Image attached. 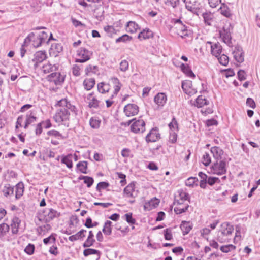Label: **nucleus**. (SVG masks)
<instances>
[{
	"label": "nucleus",
	"mask_w": 260,
	"mask_h": 260,
	"mask_svg": "<svg viewBox=\"0 0 260 260\" xmlns=\"http://www.w3.org/2000/svg\"><path fill=\"white\" fill-rule=\"evenodd\" d=\"M208 45L211 48V54L215 57H218L220 56L222 52V46L219 42L214 43L210 41H208L206 43V47H208Z\"/></svg>",
	"instance_id": "9d476101"
},
{
	"label": "nucleus",
	"mask_w": 260,
	"mask_h": 260,
	"mask_svg": "<svg viewBox=\"0 0 260 260\" xmlns=\"http://www.w3.org/2000/svg\"><path fill=\"white\" fill-rule=\"evenodd\" d=\"M167 100V96L164 93H158L154 97V102L159 106H163L166 104Z\"/></svg>",
	"instance_id": "412c9836"
},
{
	"label": "nucleus",
	"mask_w": 260,
	"mask_h": 260,
	"mask_svg": "<svg viewBox=\"0 0 260 260\" xmlns=\"http://www.w3.org/2000/svg\"><path fill=\"white\" fill-rule=\"evenodd\" d=\"M60 108L57 110L54 119L58 123H63L68 125L70 118L71 112L77 114L76 107L72 105L67 99H62L57 103Z\"/></svg>",
	"instance_id": "f257e3e1"
},
{
	"label": "nucleus",
	"mask_w": 260,
	"mask_h": 260,
	"mask_svg": "<svg viewBox=\"0 0 260 260\" xmlns=\"http://www.w3.org/2000/svg\"><path fill=\"white\" fill-rule=\"evenodd\" d=\"M47 79L49 82L53 83L56 85H60L64 82V76L59 73L55 72L48 75Z\"/></svg>",
	"instance_id": "0eeeda50"
},
{
	"label": "nucleus",
	"mask_w": 260,
	"mask_h": 260,
	"mask_svg": "<svg viewBox=\"0 0 260 260\" xmlns=\"http://www.w3.org/2000/svg\"><path fill=\"white\" fill-rule=\"evenodd\" d=\"M24 184L22 182H19L16 185L15 198L17 199L20 198L24 192Z\"/></svg>",
	"instance_id": "a878e982"
},
{
	"label": "nucleus",
	"mask_w": 260,
	"mask_h": 260,
	"mask_svg": "<svg viewBox=\"0 0 260 260\" xmlns=\"http://www.w3.org/2000/svg\"><path fill=\"white\" fill-rule=\"evenodd\" d=\"M97 67L96 66L89 65L86 68V74H88L90 73H95V70Z\"/></svg>",
	"instance_id": "e2e57ef3"
},
{
	"label": "nucleus",
	"mask_w": 260,
	"mask_h": 260,
	"mask_svg": "<svg viewBox=\"0 0 260 260\" xmlns=\"http://www.w3.org/2000/svg\"><path fill=\"white\" fill-rule=\"evenodd\" d=\"M182 71L189 77L194 78L195 75L187 64L182 63L181 65Z\"/></svg>",
	"instance_id": "c85d7f7f"
},
{
	"label": "nucleus",
	"mask_w": 260,
	"mask_h": 260,
	"mask_svg": "<svg viewBox=\"0 0 260 260\" xmlns=\"http://www.w3.org/2000/svg\"><path fill=\"white\" fill-rule=\"evenodd\" d=\"M246 104L248 106L254 109L255 108V103L254 100L250 98H248L246 100Z\"/></svg>",
	"instance_id": "69168bd1"
},
{
	"label": "nucleus",
	"mask_w": 260,
	"mask_h": 260,
	"mask_svg": "<svg viewBox=\"0 0 260 260\" xmlns=\"http://www.w3.org/2000/svg\"><path fill=\"white\" fill-rule=\"evenodd\" d=\"M210 173L221 175L226 173V163L225 160H216L210 167Z\"/></svg>",
	"instance_id": "20e7f679"
},
{
	"label": "nucleus",
	"mask_w": 260,
	"mask_h": 260,
	"mask_svg": "<svg viewBox=\"0 0 260 260\" xmlns=\"http://www.w3.org/2000/svg\"><path fill=\"white\" fill-rule=\"evenodd\" d=\"M88 102V106L91 108H97L99 107L100 101L98 100L96 96L94 95V93H89L87 97Z\"/></svg>",
	"instance_id": "dca6fc26"
},
{
	"label": "nucleus",
	"mask_w": 260,
	"mask_h": 260,
	"mask_svg": "<svg viewBox=\"0 0 260 260\" xmlns=\"http://www.w3.org/2000/svg\"><path fill=\"white\" fill-rule=\"evenodd\" d=\"M48 35L45 31H42L38 36H35L34 32L30 33L25 39L26 43L28 41L32 42V45L37 48L41 46V44L46 41Z\"/></svg>",
	"instance_id": "7ed1b4c3"
},
{
	"label": "nucleus",
	"mask_w": 260,
	"mask_h": 260,
	"mask_svg": "<svg viewBox=\"0 0 260 260\" xmlns=\"http://www.w3.org/2000/svg\"><path fill=\"white\" fill-rule=\"evenodd\" d=\"M139 29L138 25L134 21L128 22L126 27V31L129 33H134Z\"/></svg>",
	"instance_id": "cd10ccee"
},
{
	"label": "nucleus",
	"mask_w": 260,
	"mask_h": 260,
	"mask_svg": "<svg viewBox=\"0 0 260 260\" xmlns=\"http://www.w3.org/2000/svg\"><path fill=\"white\" fill-rule=\"evenodd\" d=\"M80 179H83L84 183L87 184L88 187H90L94 182L93 178L89 176H82L79 178Z\"/></svg>",
	"instance_id": "c03bdc74"
},
{
	"label": "nucleus",
	"mask_w": 260,
	"mask_h": 260,
	"mask_svg": "<svg viewBox=\"0 0 260 260\" xmlns=\"http://www.w3.org/2000/svg\"><path fill=\"white\" fill-rule=\"evenodd\" d=\"M81 67L75 64L72 68L73 74L75 76H79L80 75Z\"/></svg>",
	"instance_id": "5fc2aeb1"
},
{
	"label": "nucleus",
	"mask_w": 260,
	"mask_h": 260,
	"mask_svg": "<svg viewBox=\"0 0 260 260\" xmlns=\"http://www.w3.org/2000/svg\"><path fill=\"white\" fill-rule=\"evenodd\" d=\"M100 253V252L99 251L95 250V249H90V248L86 249L84 250L83 251V254L85 256H87L88 255H92V254H98V256H99Z\"/></svg>",
	"instance_id": "49530a36"
},
{
	"label": "nucleus",
	"mask_w": 260,
	"mask_h": 260,
	"mask_svg": "<svg viewBox=\"0 0 260 260\" xmlns=\"http://www.w3.org/2000/svg\"><path fill=\"white\" fill-rule=\"evenodd\" d=\"M20 223L21 220L18 217H15L13 218L11 224V227L12 232L13 234L18 233Z\"/></svg>",
	"instance_id": "aec40b11"
},
{
	"label": "nucleus",
	"mask_w": 260,
	"mask_h": 260,
	"mask_svg": "<svg viewBox=\"0 0 260 260\" xmlns=\"http://www.w3.org/2000/svg\"><path fill=\"white\" fill-rule=\"evenodd\" d=\"M180 31L178 32V35H179L181 37H184V36H188L187 33L186 27L185 25L181 24L180 28Z\"/></svg>",
	"instance_id": "bf43d9fd"
},
{
	"label": "nucleus",
	"mask_w": 260,
	"mask_h": 260,
	"mask_svg": "<svg viewBox=\"0 0 260 260\" xmlns=\"http://www.w3.org/2000/svg\"><path fill=\"white\" fill-rule=\"evenodd\" d=\"M169 127L171 129H175L177 128V122L175 118H173L172 121L169 123Z\"/></svg>",
	"instance_id": "774afa93"
},
{
	"label": "nucleus",
	"mask_w": 260,
	"mask_h": 260,
	"mask_svg": "<svg viewBox=\"0 0 260 260\" xmlns=\"http://www.w3.org/2000/svg\"><path fill=\"white\" fill-rule=\"evenodd\" d=\"M178 192L179 194L176 197L174 204H183L188 200L189 197L188 193L182 190L178 191Z\"/></svg>",
	"instance_id": "6ab92c4d"
},
{
	"label": "nucleus",
	"mask_w": 260,
	"mask_h": 260,
	"mask_svg": "<svg viewBox=\"0 0 260 260\" xmlns=\"http://www.w3.org/2000/svg\"><path fill=\"white\" fill-rule=\"evenodd\" d=\"M94 235L91 231L89 232V235L86 241L83 244L84 247H89L93 245L95 242V240L93 238Z\"/></svg>",
	"instance_id": "2f4dec72"
},
{
	"label": "nucleus",
	"mask_w": 260,
	"mask_h": 260,
	"mask_svg": "<svg viewBox=\"0 0 260 260\" xmlns=\"http://www.w3.org/2000/svg\"><path fill=\"white\" fill-rule=\"evenodd\" d=\"M58 66L56 64H51L50 63L48 62L44 64L42 67V72L45 73H49L57 70Z\"/></svg>",
	"instance_id": "5701e85b"
},
{
	"label": "nucleus",
	"mask_w": 260,
	"mask_h": 260,
	"mask_svg": "<svg viewBox=\"0 0 260 260\" xmlns=\"http://www.w3.org/2000/svg\"><path fill=\"white\" fill-rule=\"evenodd\" d=\"M126 221L129 224H134L136 222V220L132 217V213H128L124 215Z\"/></svg>",
	"instance_id": "3c124183"
},
{
	"label": "nucleus",
	"mask_w": 260,
	"mask_h": 260,
	"mask_svg": "<svg viewBox=\"0 0 260 260\" xmlns=\"http://www.w3.org/2000/svg\"><path fill=\"white\" fill-rule=\"evenodd\" d=\"M211 152L213 157L216 160H221L222 156L223 155V151L219 147L214 146L211 148Z\"/></svg>",
	"instance_id": "a211bd4d"
},
{
	"label": "nucleus",
	"mask_w": 260,
	"mask_h": 260,
	"mask_svg": "<svg viewBox=\"0 0 260 260\" xmlns=\"http://www.w3.org/2000/svg\"><path fill=\"white\" fill-rule=\"evenodd\" d=\"M135 183H129L124 189V194L126 197L135 198L138 196V191L135 190Z\"/></svg>",
	"instance_id": "ddd939ff"
},
{
	"label": "nucleus",
	"mask_w": 260,
	"mask_h": 260,
	"mask_svg": "<svg viewBox=\"0 0 260 260\" xmlns=\"http://www.w3.org/2000/svg\"><path fill=\"white\" fill-rule=\"evenodd\" d=\"M234 228L228 223H223L221 225L220 230L218 232L217 239L220 243L228 242L231 239Z\"/></svg>",
	"instance_id": "f03ea898"
},
{
	"label": "nucleus",
	"mask_w": 260,
	"mask_h": 260,
	"mask_svg": "<svg viewBox=\"0 0 260 260\" xmlns=\"http://www.w3.org/2000/svg\"><path fill=\"white\" fill-rule=\"evenodd\" d=\"M124 112L127 117L135 116L139 112V107L136 104H128L125 106Z\"/></svg>",
	"instance_id": "9b49d317"
},
{
	"label": "nucleus",
	"mask_w": 260,
	"mask_h": 260,
	"mask_svg": "<svg viewBox=\"0 0 260 260\" xmlns=\"http://www.w3.org/2000/svg\"><path fill=\"white\" fill-rule=\"evenodd\" d=\"M112 222L109 220H107L104 224V228L103 229V233L107 235H110L111 234L112 232V229H111V225H112Z\"/></svg>",
	"instance_id": "4c0bfd02"
},
{
	"label": "nucleus",
	"mask_w": 260,
	"mask_h": 260,
	"mask_svg": "<svg viewBox=\"0 0 260 260\" xmlns=\"http://www.w3.org/2000/svg\"><path fill=\"white\" fill-rule=\"evenodd\" d=\"M159 203V200L154 198L150 201L145 202L144 205V209L145 211H150L155 208L158 205Z\"/></svg>",
	"instance_id": "f3484780"
},
{
	"label": "nucleus",
	"mask_w": 260,
	"mask_h": 260,
	"mask_svg": "<svg viewBox=\"0 0 260 260\" xmlns=\"http://www.w3.org/2000/svg\"><path fill=\"white\" fill-rule=\"evenodd\" d=\"M160 138V135L156 128L152 129L146 137L147 142H154Z\"/></svg>",
	"instance_id": "2eb2a0df"
},
{
	"label": "nucleus",
	"mask_w": 260,
	"mask_h": 260,
	"mask_svg": "<svg viewBox=\"0 0 260 260\" xmlns=\"http://www.w3.org/2000/svg\"><path fill=\"white\" fill-rule=\"evenodd\" d=\"M238 79L240 81H243L246 79V73L243 70H240L238 72Z\"/></svg>",
	"instance_id": "338daca9"
},
{
	"label": "nucleus",
	"mask_w": 260,
	"mask_h": 260,
	"mask_svg": "<svg viewBox=\"0 0 260 260\" xmlns=\"http://www.w3.org/2000/svg\"><path fill=\"white\" fill-rule=\"evenodd\" d=\"M219 63L223 66L228 65L229 59L227 55L225 54L220 55L218 57H217Z\"/></svg>",
	"instance_id": "37998d69"
},
{
	"label": "nucleus",
	"mask_w": 260,
	"mask_h": 260,
	"mask_svg": "<svg viewBox=\"0 0 260 260\" xmlns=\"http://www.w3.org/2000/svg\"><path fill=\"white\" fill-rule=\"evenodd\" d=\"M211 7L216 8L221 3V0H208Z\"/></svg>",
	"instance_id": "0e129e2a"
},
{
	"label": "nucleus",
	"mask_w": 260,
	"mask_h": 260,
	"mask_svg": "<svg viewBox=\"0 0 260 260\" xmlns=\"http://www.w3.org/2000/svg\"><path fill=\"white\" fill-rule=\"evenodd\" d=\"M174 204L176 205V206L174 208V211L177 214L185 212L189 207V205L187 203Z\"/></svg>",
	"instance_id": "b1692460"
},
{
	"label": "nucleus",
	"mask_w": 260,
	"mask_h": 260,
	"mask_svg": "<svg viewBox=\"0 0 260 260\" xmlns=\"http://www.w3.org/2000/svg\"><path fill=\"white\" fill-rule=\"evenodd\" d=\"M98 89L100 92L104 93L109 91V86L108 84L101 82L98 84Z\"/></svg>",
	"instance_id": "ea45409f"
},
{
	"label": "nucleus",
	"mask_w": 260,
	"mask_h": 260,
	"mask_svg": "<svg viewBox=\"0 0 260 260\" xmlns=\"http://www.w3.org/2000/svg\"><path fill=\"white\" fill-rule=\"evenodd\" d=\"M165 238L167 240H170L172 239V230L170 228H167L164 230Z\"/></svg>",
	"instance_id": "603ef678"
},
{
	"label": "nucleus",
	"mask_w": 260,
	"mask_h": 260,
	"mask_svg": "<svg viewBox=\"0 0 260 260\" xmlns=\"http://www.w3.org/2000/svg\"><path fill=\"white\" fill-rule=\"evenodd\" d=\"M2 192L5 197H10L13 194L14 187L9 184H6L3 188Z\"/></svg>",
	"instance_id": "bb28decb"
},
{
	"label": "nucleus",
	"mask_w": 260,
	"mask_h": 260,
	"mask_svg": "<svg viewBox=\"0 0 260 260\" xmlns=\"http://www.w3.org/2000/svg\"><path fill=\"white\" fill-rule=\"evenodd\" d=\"M152 37V32L149 29L143 30L138 35V38L140 40L149 39Z\"/></svg>",
	"instance_id": "72a5a7b5"
},
{
	"label": "nucleus",
	"mask_w": 260,
	"mask_h": 260,
	"mask_svg": "<svg viewBox=\"0 0 260 260\" xmlns=\"http://www.w3.org/2000/svg\"><path fill=\"white\" fill-rule=\"evenodd\" d=\"M132 132L137 133H143L145 129V123L142 119H138L135 121L131 126Z\"/></svg>",
	"instance_id": "1a4fd4ad"
},
{
	"label": "nucleus",
	"mask_w": 260,
	"mask_h": 260,
	"mask_svg": "<svg viewBox=\"0 0 260 260\" xmlns=\"http://www.w3.org/2000/svg\"><path fill=\"white\" fill-rule=\"evenodd\" d=\"M35 249L34 245L29 244L25 248V252L29 255H31L34 253Z\"/></svg>",
	"instance_id": "4d7b16f0"
},
{
	"label": "nucleus",
	"mask_w": 260,
	"mask_h": 260,
	"mask_svg": "<svg viewBox=\"0 0 260 260\" xmlns=\"http://www.w3.org/2000/svg\"><path fill=\"white\" fill-rule=\"evenodd\" d=\"M47 135L49 136H52L58 139H64V137L60 134V133L56 130H50L47 132Z\"/></svg>",
	"instance_id": "de8ad7c7"
},
{
	"label": "nucleus",
	"mask_w": 260,
	"mask_h": 260,
	"mask_svg": "<svg viewBox=\"0 0 260 260\" xmlns=\"http://www.w3.org/2000/svg\"><path fill=\"white\" fill-rule=\"evenodd\" d=\"M205 105H207V100L202 95L199 96L196 100L194 105L198 108L202 107Z\"/></svg>",
	"instance_id": "f704fd0d"
},
{
	"label": "nucleus",
	"mask_w": 260,
	"mask_h": 260,
	"mask_svg": "<svg viewBox=\"0 0 260 260\" xmlns=\"http://www.w3.org/2000/svg\"><path fill=\"white\" fill-rule=\"evenodd\" d=\"M180 228L184 235L187 234L192 229L189 222L184 221L182 222L180 225Z\"/></svg>",
	"instance_id": "473e14b6"
},
{
	"label": "nucleus",
	"mask_w": 260,
	"mask_h": 260,
	"mask_svg": "<svg viewBox=\"0 0 260 260\" xmlns=\"http://www.w3.org/2000/svg\"><path fill=\"white\" fill-rule=\"evenodd\" d=\"M25 124L24 128H27L29 125L36 121L37 118L33 111H31L30 114H27L26 116Z\"/></svg>",
	"instance_id": "393cba45"
},
{
	"label": "nucleus",
	"mask_w": 260,
	"mask_h": 260,
	"mask_svg": "<svg viewBox=\"0 0 260 260\" xmlns=\"http://www.w3.org/2000/svg\"><path fill=\"white\" fill-rule=\"evenodd\" d=\"M61 161L62 164H66L68 168H72L73 167L72 155L71 154L63 157Z\"/></svg>",
	"instance_id": "c9c22d12"
},
{
	"label": "nucleus",
	"mask_w": 260,
	"mask_h": 260,
	"mask_svg": "<svg viewBox=\"0 0 260 260\" xmlns=\"http://www.w3.org/2000/svg\"><path fill=\"white\" fill-rule=\"evenodd\" d=\"M233 54L235 59L238 62L241 63L243 62L244 55L241 48L238 47L236 48L235 50L233 52Z\"/></svg>",
	"instance_id": "4be33fe9"
},
{
	"label": "nucleus",
	"mask_w": 260,
	"mask_h": 260,
	"mask_svg": "<svg viewBox=\"0 0 260 260\" xmlns=\"http://www.w3.org/2000/svg\"><path fill=\"white\" fill-rule=\"evenodd\" d=\"M129 63L126 60H122L120 63V70L122 72H125L128 69Z\"/></svg>",
	"instance_id": "8fccbe9b"
},
{
	"label": "nucleus",
	"mask_w": 260,
	"mask_h": 260,
	"mask_svg": "<svg viewBox=\"0 0 260 260\" xmlns=\"http://www.w3.org/2000/svg\"><path fill=\"white\" fill-rule=\"evenodd\" d=\"M46 58L47 56L45 51H40L36 52L32 59V61L34 63V68L36 69L38 63L42 62L43 60L46 59Z\"/></svg>",
	"instance_id": "4468645a"
},
{
	"label": "nucleus",
	"mask_w": 260,
	"mask_h": 260,
	"mask_svg": "<svg viewBox=\"0 0 260 260\" xmlns=\"http://www.w3.org/2000/svg\"><path fill=\"white\" fill-rule=\"evenodd\" d=\"M202 16L204 18V22L206 24L210 26L213 22V15L210 12H205L203 13Z\"/></svg>",
	"instance_id": "c756f323"
},
{
	"label": "nucleus",
	"mask_w": 260,
	"mask_h": 260,
	"mask_svg": "<svg viewBox=\"0 0 260 260\" xmlns=\"http://www.w3.org/2000/svg\"><path fill=\"white\" fill-rule=\"evenodd\" d=\"M132 38L131 37L125 34L117 38L116 40V42L117 43L120 42H125L127 40H130Z\"/></svg>",
	"instance_id": "680f3d73"
},
{
	"label": "nucleus",
	"mask_w": 260,
	"mask_h": 260,
	"mask_svg": "<svg viewBox=\"0 0 260 260\" xmlns=\"http://www.w3.org/2000/svg\"><path fill=\"white\" fill-rule=\"evenodd\" d=\"M202 162L205 166H209L211 163V158L208 153H205V154L203 155L202 157Z\"/></svg>",
	"instance_id": "09e8293b"
},
{
	"label": "nucleus",
	"mask_w": 260,
	"mask_h": 260,
	"mask_svg": "<svg viewBox=\"0 0 260 260\" xmlns=\"http://www.w3.org/2000/svg\"><path fill=\"white\" fill-rule=\"evenodd\" d=\"M95 85V80L93 78L86 79L83 82L84 88L87 90L91 89Z\"/></svg>",
	"instance_id": "7c9ffc66"
},
{
	"label": "nucleus",
	"mask_w": 260,
	"mask_h": 260,
	"mask_svg": "<svg viewBox=\"0 0 260 260\" xmlns=\"http://www.w3.org/2000/svg\"><path fill=\"white\" fill-rule=\"evenodd\" d=\"M182 88L184 92L189 96L196 94L197 92L196 89L192 88V82L190 80L183 81L182 83Z\"/></svg>",
	"instance_id": "f8f14e48"
},
{
	"label": "nucleus",
	"mask_w": 260,
	"mask_h": 260,
	"mask_svg": "<svg viewBox=\"0 0 260 260\" xmlns=\"http://www.w3.org/2000/svg\"><path fill=\"white\" fill-rule=\"evenodd\" d=\"M220 13L227 18H229L232 16L230 9L224 4H222V7H220Z\"/></svg>",
	"instance_id": "a19ab883"
},
{
	"label": "nucleus",
	"mask_w": 260,
	"mask_h": 260,
	"mask_svg": "<svg viewBox=\"0 0 260 260\" xmlns=\"http://www.w3.org/2000/svg\"><path fill=\"white\" fill-rule=\"evenodd\" d=\"M92 53L84 48H81L78 52V55L79 58L76 59V62H84L88 60Z\"/></svg>",
	"instance_id": "6e6552de"
},
{
	"label": "nucleus",
	"mask_w": 260,
	"mask_h": 260,
	"mask_svg": "<svg viewBox=\"0 0 260 260\" xmlns=\"http://www.w3.org/2000/svg\"><path fill=\"white\" fill-rule=\"evenodd\" d=\"M10 229L9 226L5 223L0 224V233L5 234L9 231Z\"/></svg>",
	"instance_id": "13d9d810"
},
{
	"label": "nucleus",
	"mask_w": 260,
	"mask_h": 260,
	"mask_svg": "<svg viewBox=\"0 0 260 260\" xmlns=\"http://www.w3.org/2000/svg\"><path fill=\"white\" fill-rule=\"evenodd\" d=\"M59 215L60 214L55 210L52 208H47L40 213L39 220H43L47 222L50 221L54 218L58 217Z\"/></svg>",
	"instance_id": "39448f33"
},
{
	"label": "nucleus",
	"mask_w": 260,
	"mask_h": 260,
	"mask_svg": "<svg viewBox=\"0 0 260 260\" xmlns=\"http://www.w3.org/2000/svg\"><path fill=\"white\" fill-rule=\"evenodd\" d=\"M220 182V180L218 178L214 177H209L207 178V183L210 185H214L216 182Z\"/></svg>",
	"instance_id": "6e6d98bb"
},
{
	"label": "nucleus",
	"mask_w": 260,
	"mask_h": 260,
	"mask_svg": "<svg viewBox=\"0 0 260 260\" xmlns=\"http://www.w3.org/2000/svg\"><path fill=\"white\" fill-rule=\"evenodd\" d=\"M77 167L82 173L86 174L87 168V162L86 161H80L77 164Z\"/></svg>",
	"instance_id": "58836bf2"
},
{
	"label": "nucleus",
	"mask_w": 260,
	"mask_h": 260,
	"mask_svg": "<svg viewBox=\"0 0 260 260\" xmlns=\"http://www.w3.org/2000/svg\"><path fill=\"white\" fill-rule=\"evenodd\" d=\"M232 29L233 26L229 22L219 31L220 38H221L223 41L227 44H230L231 43V31Z\"/></svg>",
	"instance_id": "423d86ee"
},
{
	"label": "nucleus",
	"mask_w": 260,
	"mask_h": 260,
	"mask_svg": "<svg viewBox=\"0 0 260 260\" xmlns=\"http://www.w3.org/2000/svg\"><path fill=\"white\" fill-rule=\"evenodd\" d=\"M111 80L113 84H114V93L115 94H117L121 88V85L119 80L117 78H112Z\"/></svg>",
	"instance_id": "e433bc0d"
},
{
	"label": "nucleus",
	"mask_w": 260,
	"mask_h": 260,
	"mask_svg": "<svg viewBox=\"0 0 260 260\" xmlns=\"http://www.w3.org/2000/svg\"><path fill=\"white\" fill-rule=\"evenodd\" d=\"M236 247L232 244L222 246L220 247V250L224 253H228L229 252L235 249Z\"/></svg>",
	"instance_id": "a18cd8bd"
},
{
	"label": "nucleus",
	"mask_w": 260,
	"mask_h": 260,
	"mask_svg": "<svg viewBox=\"0 0 260 260\" xmlns=\"http://www.w3.org/2000/svg\"><path fill=\"white\" fill-rule=\"evenodd\" d=\"M89 123L92 128H98L100 127L101 121L98 118L92 117L90 119Z\"/></svg>",
	"instance_id": "79ce46f5"
},
{
	"label": "nucleus",
	"mask_w": 260,
	"mask_h": 260,
	"mask_svg": "<svg viewBox=\"0 0 260 260\" xmlns=\"http://www.w3.org/2000/svg\"><path fill=\"white\" fill-rule=\"evenodd\" d=\"M197 179L195 177H190L185 182L186 186H193L197 182Z\"/></svg>",
	"instance_id": "052dcab7"
},
{
	"label": "nucleus",
	"mask_w": 260,
	"mask_h": 260,
	"mask_svg": "<svg viewBox=\"0 0 260 260\" xmlns=\"http://www.w3.org/2000/svg\"><path fill=\"white\" fill-rule=\"evenodd\" d=\"M109 186V184L108 183L106 182H101L98 184L96 189L98 191H100L101 189H105Z\"/></svg>",
	"instance_id": "864d4df0"
}]
</instances>
